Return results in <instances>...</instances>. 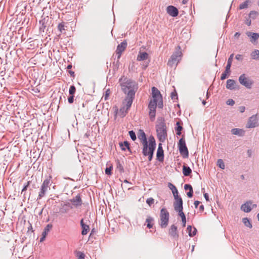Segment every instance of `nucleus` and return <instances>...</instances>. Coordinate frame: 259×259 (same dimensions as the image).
<instances>
[{
    "label": "nucleus",
    "mask_w": 259,
    "mask_h": 259,
    "mask_svg": "<svg viewBox=\"0 0 259 259\" xmlns=\"http://www.w3.org/2000/svg\"><path fill=\"white\" fill-rule=\"evenodd\" d=\"M134 96L135 93H133L132 91L127 94V97L122 102L123 106L120 109V112H123L125 111V113L127 112V111L130 109L132 104Z\"/></svg>",
    "instance_id": "4"
},
{
    "label": "nucleus",
    "mask_w": 259,
    "mask_h": 259,
    "mask_svg": "<svg viewBox=\"0 0 259 259\" xmlns=\"http://www.w3.org/2000/svg\"><path fill=\"white\" fill-rule=\"evenodd\" d=\"M202 103H203V104L204 105H205V104H206V101H203L202 102Z\"/></svg>",
    "instance_id": "63"
},
{
    "label": "nucleus",
    "mask_w": 259,
    "mask_h": 259,
    "mask_svg": "<svg viewBox=\"0 0 259 259\" xmlns=\"http://www.w3.org/2000/svg\"><path fill=\"white\" fill-rule=\"evenodd\" d=\"M51 183V179H47L45 180L41 186L40 190L39 192L38 197L39 199H41L43 197L46 193L50 189V186Z\"/></svg>",
    "instance_id": "9"
},
{
    "label": "nucleus",
    "mask_w": 259,
    "mask_h": 259,
    "mask_svg": "<svg viewBox=\"0 0 259 259\" xmlns=\"http://www.w3.org/2000/svg\"><path fill=\"white\" fill-rule=\"evenodd\" d=\"M236 82L233 79H229L227 81L226 87L228 89L233 90L235 89Z\"/></svg>",
    "instance_id": "27"
},
{
    "label": "nucleus",
    "mask_w": 259,
    "mask_h": 259,
    "mask_svg": "<svg viewBox=\"0 0 259 259\" xmlns=\"http://www.w3.org/2000/svg\"><path fill=\"white\" fill-rule=\"evenodd\" d=\"M251 57L252 59L259 60V50H255L252 52Z\"/></svg>",
    "instance_id": "31"
},
{
    "label": "nucleus",
    "mask_w": 259,
    "mask_h": 259,
    "mask_svg": "<svg viewBox=\"0 0 259 259\" xmlns=\"http://www.w3.org/2000/svg\"><path fill=\"white\" fill-rule=\"evenodd\" d=\"M182 223H183V226L185 227L186 226V218L184 219V220H182Z\"/></svg>",
    "instance_id": "57"
},
{
    "label": "nucleus",
    "mask_w": 259,
    "mask_h": 259,
    "mask_svg": "<svg viewBox=\"0 0 259 259\" xmlns=\"http://www.w3.org/2000/svg\"><path fill=\"white\" fill-rule=\"evenodd\" d=\"M191 172V169L189 167L185 165L183 166V172L185 176H189Z\"/></svg>",
    "instance_id": "30"
},
{
    "label": "nucleus",
    "mask_w": 259,
    "mask_h": 259,
    "mask_svg": "<svg viewBox=\"0 0 259 259\" xmlns=\"http://www.w3.org/2000/svg\"><path fill=\"white\" fill-rule=\"evenodd\" d=\"M176 211L179 212V214L181 217L182 220H184V219L186 218L185 215L183 211V209L177 210Z\"/></svg>",
    "instance_id": "42"
},
{
    "label": "nucleus",
    "mask_w": 259,
    "mask_h": 259,
    "mask_svg": "<svg viewBox=\"0 0 259 259\" xmlns=\"http://www.w3.org/2000/svg\"><path fill=\"white\" fill-rule=\"evenodd\" d=\"M168 234L175 239L178 238L179 234L177 232V227L175 225H172L170 226L168 231Z\"/></svg>",
    "instance_id": "15"
},
{
    "label": "nucleus",
    "mask_w": 259,
    "mask_h": 259,
    "mask_svg": "<svg viewBox=\"0 0 259 259\" xmlns=\"http://www.w3.org/2000/svg\"><path fill=\"white\" fill-rule=\"evenodd\" d=\"M246 34L250 37V41L252 43H254L259 38V34L257 33H254L250 31H247Z\"/></svg>",
    "instance_id": "17"
},
{
    "label": "nucleus",
    "mask_w": 259,
    "mask_h": 259,
    "mask_svg": "<svg viewBox=\"0 0 259 259\" xmlns=\"http://www.w3.org/2000/svg\"><path fill=\"white\" fill-rule=\"evenodd\" d=\"M119 146L122 151H125L126 149L130 150L129 144L128 142L124 141V142L119 143Z\"/></svg>",
    "instance_id": "29"
},
{
    "label": "nucleus",
    "mask_w": 259,
    "mask_h": 259,
    "mask_svg": "<svg viewBox=\"0 0 259 259\" xmlns=\"http://www.w3.org/2000/svg\"><path fill=\"white\" fill-rule=\"evenodd\" d=\"M258 13L256 11H251L249 14V17H251L252 16L255 17L257 15Z\"/></svg>",
    "instance_id": "46"
},
{
    "label": "nucleus",
    "mask_w": 259,
    "mask_h": 259,
    "mask_svg": "<svg viewBox=\"0 0 259 259\" xmlns=\"http://www.w3.org/2000/svg\"><path fill=\"white\" fill-rule=\"evenodd\" d=\"M108 92H109L108 90L106 91V94L105 96V99L106 100L107 99L109 93H108Z\"/></svg>",
    "instance_id": "59"
},
{
    "label": "nucleus",
    "mask_w": 259,
    "mask_h": 259,
    "mask_svg": "<svg viewBox=\"0 0 259 259\" xmlns=\"http://www.w3.org/2000/svg\"><path fill=\"white\" fill-rule=\"evenodd\" d=\"M244 131L240 128H233L231 130V133L233 135L243 136L244 135Z\"/></svg>",
    "instance_id": "25"
},
{
    "label": "nucleus",
    "mask_w": 259,
    "mask_h": 259,
    "mask_svg": "<svg viewBox=\"0 0 259 259\" xmlns=\"http://www.w3.org/2000/svg\"><path fill=\"white\" fill-rule=\"evenodd\" d=\"M176 96V94L175 92H172L171 94V98L172 99H174L175 97Z\"/></svg>",
    "instance_id": "54"
},
{
    "label": "nucleus",
    "mask_w": 259,
    "mask_h": 259,
    "mask_svg": "<svg viewBox=\"0 0 259 259\" xmlns=\"http://www.w3.org/2000/svg\"><path fill=\"white\" fill-rule=\"evenodd\" d=\"M257 218H258V220L259 221V212H258V214H257Z\"/></svg>",
    "instance_id": "64"
},
{
    "label": "nucleus",
    "mask_w": 259,
    "mask_h": 259,
    "mask_svg": "<svg viewBox=\"0 0 259 259\" xmlns=\"http://www.w3.org/2000/svg\"><path fill=\"white\" fill-rule=\"evenodd\" d=\"M129 135L131 137V138L133 140L135 141L136 140V135L135 133V132L133 131H131L129 132Z\"/></svg>",
    "instance_id": "40"
},
{
    "label": "nucleus",
    "mask_w": 259,
    "mask_h": 259,
    "mask_svg": "<svg viewBox=\"0 0 259 259\" xmlns=\"http://www.w3.org/2000/svg\"><path fill=\"white\" fill-rule=\"evenodd\" d=\"M58 29L60 33H62L65 30L64 23L63 22L59 23L58 25Z\"/></svg>",
    "instance_id": "37"
},
{
    "label": "nucleus",
    "mask_w": 259,
    "mask_h": 259,
    "mask_svg": "<svg viewBox=\"0 0 259 259\" xmlns=\"http://www.w3.org/2000/svg\"><path fill=\"white\" fill-rule=\"evenodd\" d=\"M71 68H72V65H68V66H67V69H70Z\"/></svg>",
    "instance_id": "62"
},
{
    "label": "nucleus",
    "mask_w": 259,
    "mask_h": 259,
    "mask_svg": "<svg viewBox=\"0 0 259 259\" xmlns=\"http://www.w3.org/2000/svg\"><path fill=\"white\" fill-rule=\"evenodd\" d=\"M204 197L206 201H209V197L207 193H204Z\"/></svg>",
    "instance_id": "53"
},
{
    "label": "nucleus",
    "mask_w": 259,
    "mask_h": 259,
    "mask_svg": "<svg viewBox=\"0 0 259 259\" xmlns=\"http://www.w3.org/2000/svg\"><path fill=\"white\" fill-rule=\"evenodd\" d=\"M250 3V1H246L243 3L241 4L239 6V9H243L245 8H247L249 3Z\"/></svg>",
    "instance_id": "36"
},
{
    "label": "nucleus",
    "mask_w": 259,
    "mask_h": 259,
    "mask_svg": "<svg viewBox=\"0 0 259 259\" xmlns=\"http://www.w3.org/2000/svg\"><path fill=\"white\" fill-rule=\"evenodd\" d=\"M178 148L181 155L184 157L187 158L189 156V152L188 148L186 145V142L184 138H182L179 140L178 143Z\"/></svg>",
    "instance_id": "7"
},
{
    "label": "nucleus",
    "mask_w": 259,
    "mask_h": 259,
    "mask_svg": "<svg viewBox=\"0 0 259 259\" xmlns=\"http://www.w3.org/2000/svg\"><path fill=\"white\" fill-rule=\"evenodd\" d=\"M119 82L122 91L127 94L131 91L135 93V89L137 88V84L136 82L128 79L127 77L122 76L119 79Z\"/></svg>",
    "instance_id": "3"
},
{
    "label": "nucleus",
    "mask_w": 259,
    "mask_h": 259,
    "mask_svg": "<svg viewBox=\"0 0 259 259\" xmlns=\"http://www.w3.org/2000/svg\"><path fill=\"white\" fill-rule=\"evenodd\" d=\"M76 91V88L74 85H71L69 90V93L70 95H73Z\"/></svg>",
    "instance_id": "41"
},
{
    "label": "nucleus",
    "mask_w": 259,
    "mask_h": 259,
    "mask_svg": "<svg viewBox=\"0 0 259 259\" xmlns=\"http://www.w3.org/2000/svg\"><path fill=\"white\" fill-rule=\"evenodd\" d=\"M227 74L228 73L227 72H226V71H225L224 73H222V75H221V79L222 80L225 79L226 78V77H227Z\"/></svg>",
    "instance_id": "50"
},
{
    "label": "nucleus",
    "mask_w": 259,
    "mask_h": 259,
    "mask_svg": "<svg viewBox=\"0 0 259 259\" xmlns=\"http://www.w3.org/2000/svg\"><path fill=\"white\" fill-rule=\"evenodd\" d=\"M177 127L176 128V131H177V134L178 135H180L181 134V131L183 128L182 126L180 125L179 122H177Z\"/></svg>",
    "instance_id": "38"
},
{
    "label": "nucleus",
    "mask_w": 259,
    "mask_h": 259,
    "mask_svg": "<svg viewBox=\"0 0 259 259\" xmlns=\"http://www.w3.org/2000/svg\"><path fill=\"white\" fill-rule=\"evenodd\" d=\"M68 102L70 104L72 103L74 101V96L73 95L69 97L68 99Z\"/></svg>",
    "instance_id": "48"
},
{
    "label": "nucleus",
    "mask_w": 259,
    "mask_h": 259,
    "mask_svg": "<svg viewBox=\"0 0 259 259\" xmlns=\"http://www.w3.org/2000/svg\"><path fill=\"white\" fill-rule=\"evenodd\" d=\"M127 47V42L126 41H124L121 42L119 45H118L116 53L118 55L117 59H119L122 54V53L124 51L126 48Z\"/></svg>",
    "instance_id": "13"
},
{
    "label": "nucleus",
    "mask_w": 259,
    "mask_h": 259,
    "mask_svg": "<svg viewBox=\"0 0 259 259\" xmlns=\"http://www.w3.org/2000/svg\"><path fill=\"white\" fill-rule=\"evenodd\" d=\"M46 237V236H44V235H42V237L40 239V241L42 242L45 240V238Z\"/></svg>",
    "instance_id": "56"
},
{
    "label": "nucleus",
    "mask_w": 259,
    "mask_h": 259,
    "mask_svg": "<svg viewBox=\"0 0 259 259\" xmlns=\"http://www.w3.org/2000/svg\"><path fill=\"white\" fill-rule=\"evenodd\" d=\"M158 138L161 142H164L167 137L166 127L164 123H160L156 126Z\"/></svg>",
    "instance_id": "5"
},
{
    "label": "nucleus",
    "mask_w": 259,
    "mask_h": 259,
    "mask_svg": "<svg viewBox=\"0 0 259 259\" xmlns=\"http://www.w3.org/2000/svg\"><path fill=\"white\" fill-rule=\"evenodd\" d=\"M169 214L168 211L165 208H162L160 210V226L162 228H165L168 223Z\"/></svg>",
    "instance_id": "6"
},
{
    "label": "nucleus",
    "mask_w": 259,
    "mask_h": 259,
    "mask_svg": "<svg viewBox=\"0 0 259 259\" xmlns=\"http://www.w3.org/2000/svg\"><path fill=\"white\" fill-rule=\"evenodd\" d=\"M80 224L82 228L81 234L83 235H87L90 230V227L89 225L84 224L83 220L82 219L80 221Z\"/></svg>",
    "instance_id": "20"
},
{
    "label": "nucleus",
    "mask_w": 259,
    "mask_h": 259,
    "mask_svg": "<svg viewBox=\"0 0 259 259\" xmlns=\"http://www.w3.org/2000/svg\"><path fill=\"white\" fill-rule=\"evenodd\" d=\"M76 256L78 259H84L85 255L83 252L78 251L76 253Z\"/></svg>",
    "instance_id": "39"
},
{
    "label": "nucleus",
    "mask_w": 259,
    "mask_h": 259,
    "mask_svg": "<svg viewBox=\"0 0 259 259\" xmlns=\"http://www.w3.org/2000/svg\"><path fill=\"white\" fill-rule=\"evenodd\" d=\"M112 169V166H110L109 167H107L105 169V174L107 175H111Z\"/></svg>",
    "instance_id": "44"
},
{
    "label": "nucleus",
    "mask_w": 259,
    "mask_h": 259,
    "mask_svg": "<svg viewBox=\"0 0 259 259\" xmlns=\"http://www.w3.org/2000/svg\"><path fill=\"white\" fill-rule=\"evenodd\" d=\"M259 125L257 115H253L248 119L247 123L246 125V127L247 128H253Z\"/></svg>",
    "instance_id": "11"
},
{
    "label": "nucleus",
    "mask_w": 259,
    "mask_h": 259,
    "mask_svg": "<svg viewBox=\"0 0 259 259\" xmlns=\"http://www.w3.org/2000/svg\"><path fill=\"white\" fill-rule=\"evenodd\" d=\"M167 13L172 17H176L178 15L179 11L177 8L173 6H169L166 8Z\"/></svg>",
    "instance_id": "14"
},
{
    "label": "nucleus",
    "mask_w": 259,
    "mask_h": 259,
    "mask_svg": "<svg viewBox=\"0 0 259 259\" xmlns=\"http://www.w3.org/2000/svg\"><path fill=\"white\" fill-rule=\"evenodd\" d=\"M137 135L141 144L147 142V141H148V138H146V134L143 130H139Z\"/></svg>",
    "instance_id": "16"
},
{
    "label": "nucleus",
    "mask_w": 259,
    "mask_h": 259,
    "mask_svg": "<svg viewBox=\"0 0 259 259\" xmlns=\"http://www.w3.org/2000/svg\"><path fill=\"white\" fill-rule=\"evenodd\" d=\"M233 54H232L228 59L227 65L226 67V72H227V73H230V68L233 59Z\"/></svg>",
    "instance_id": "22"
},
{
    "label": "nucleus",
    "mask_w": 259,
    "mask_h": 259,
    "mask_svg": "<svg viewBox=\"0 0 259 259\" xmlns=\"http://www.w3.org/2000/svg\"><path fill=\"white\" fill-rule=\"evenodd\" d=\"M240 83L245 86L247 89H250L253 84V81L248 77H246L245 74H242L239 77Z\"/></svg>",
    "instance_id": "10"
},
{
    "label": "nucleus",
    "mask_w": 259,
    "mask_h": 259,
    "mask_svg": "<svg viewBox=\"0 0 259 259\" xmlns=\"http://www.w3.org/2000/svg\"><path fill=\"white\" fill-rule=\"evenodd\" d=\"M154 202V199L152 198H149L146 200V202L149 206H151L152 204H153Z\"/></svg>",
    "instance_id": "43"
},
{
    "label": "nucleus",
    "mask_w": 259,
    "mask_h": 259,
    "mask_svg": "<svg viewBox=\"0 0 259 259\" xmlns=\"http://www.w3.org/2000/svg\"><path fill=\"white\" fill-rule=\"evenodd\" d=\"M188 2V0H183L182 3L183 4H186Z\"/></svg>",
    "instance_id": "61"
},
{
    "label": "nucleus",
    "mask_w": 259,
    "mask_h": 259,
    "mask_svg": "<svg viewBox=\"0 0 259 259\" xmlns=\"http://www.w3.org/2000/svg\"><path fill=\"white\" fill-rule=\"evenodd\" d=\"M69 74L71 75V76H74V72L72 71H69Z\"/></svg>",
    "instance_id": "60"
},
{
    "label": "nucleus",
    "mask_w": 259,
    "mask_h": 259,
    "mask_svg": "<svg viewBox=\"0 0 259 259\" xmlns=\"http://www.w3.org/2000/svg\"><path fill=\"white\" fill-rule=\"evenodd\" d=\"M182 55V53L180 51L177 52L172 54L170 57V59L168 61V65L171 67L177 66V65L181 59Z\"/></svg>",
    "instance_id": "8"
},
{
    "label": "nucleus",
    "mask_w": 259,
    "mask_h": 259,
    "mask_svg": "<svg viewBox=\"0 0 259 259\" xmlns=\"http://www.w3.org/2000/svg\"><path fill=\"white\" fill-rule=\"evenodd\" d=\"M156 156H157V159L159 161H163L164 154H163V150L162 149L161 144H159L158 145V147L157 153H156Z\"/></svg>",
    "instance_id": "18"
},
{
    "label": "nucleus",
    "mask_w": 259,
    "mask_h": 259,
    "mask_svg": "<svg viewBox=\"0 0 259 259\" xmlns=\"http://www.w3.org/2000/svg\"><path fill=\"white\" fill-rule=\"evenodd\" d=\"M175 202L174 203V206L175 210L183 209V200L182 198L178 195L174 197Z\"/></svg>",
    "instance_id": "12"
},
{
    "label": "nucleus",
    "mask_w": 259,
    "mask_h": 259,
    "mask_svg": "<svg viewBox=\"0 0 259 259\" xmlns=\"http://www.w3.org/2000/svg\"><path fill=\"white\" fill-rule=\"evenodd\" d=\"M217 165L219 166L221 169H225V165L223 160L221 159H219L217 161Z\"/></svg>",
    "instance_id": "35"
},
{
    "label": "nucleus",
    "mask_w": 259,
    "mask_h": 259,
    "mask_svg": "<svg viewBox=\"0 0 259 259\" xmlns=\"http://www.w3.org/2000/svg\"><path fill=\"white\" fill-rule=\"evenodd\" d=\"M146 223H147V226L148 228L150 229L152 228L153 225V219L151 217H148L146 220Z\"/></svg>",
    "instance_id": "32"
},
{
    "label": "nucleus",
    "mask_w": 259,
    "mask_h": 259,
    "mask_svg": "<svg viewBox=\"0 0 259 259\" xmlns=\"http://www.w3.org/2000/svg\"><path fill=\"white\" fill-rule=\"evenodd\" d=\"M242 222L243 224L245 225V226H246V227L249 228H252V225L250 222L249 220L247 218H243L242 219Z\"/></svg>",
    "instance_id": "34"
},
{
    "label": "nucleus",
    "mask_w": 259,
    "mask_h": 259,
    "mask_svg": "<svg viewBox=\"0 0 259 259\" xmlns=\"http://www.w3.org/2000/svg\"><path fill=\"white\" fill-rule=\"evenodd\" d=\"M52 224H48L46 228L44 229V232L42 233V235H44V236L47 235L49 232L51 230V229L52 228Z\"/></svg>",
    "instance_id": "33"
},
{
    "label": "nucleus",
    "mask_w": 259,
    "mask_h": 259,
    "mask_svg": "<svg viewBox=\"0 0 259 259\" xmlns=\"http://www.w3.org/2000/svg\"><path fill=\"white\" fill-rule=\"evenodd\" d=\"M168 187L169 188V189L171 190L174 195V197L179 195L178 190L175 185H174L170 183H169L168 184Z\"/></svg>",
    "instance_id": "24"
},
{
    "label": "nucleus",
    "mask_w": 259,
    "mask_h": 259,
    "mask_svg": "<svg viewBox=\"0 0 259 259\" xmlns=\"http://www.w3.org/2000/svg\"><path fill=\"white\" fill-rule=\"evenodd\" d=\"M189 235L190 237L195 236L197 232V230L195 228H192L191 226H188L187 227Z\"/></svg>",
    "instance_id": "28"
},
{
    "label": "nucleus",
    "mask_w": 259,
    "mask_h": 259,
    "mask_svg": "<svg viewBox=\"0 0 259 259\" xmlns=\"http://www.w3.org/2000/svg\"><path fill=\"white\" fill-rule=\"evenodd\" d=\"M245 106H240L239 107V111L241 112V113H243L245 111Z\"/></svg>",
    "instance_id": "49"
},
{
    "label": "nucleus",
    "mask_w": 259,
    "mask_h": 259,
    "mask_svg": "<svg viewBox=\"0 0 259 259\" xmlns=\"http://www.w3.org/2000/svg\"><path fill=\"white\" fill-rule=\"evenodd\" d=\"M235 58L238 60L241 61L242 60V56L241 55L238 54L236 56Z\"/></svg>",
    "instance_id": "51"
},
{
    "label": "nucleus",
    "mask_w": 259,
    "mask_h": 259,
    "mask_svg": "<svg viewBox=\"0 0 259 259\" xmlns=\"http://www.w3.org/2000/svg\"><path fill=\"white\" fill-rule=\"evenodd\" d=\"M30 181H28L27 183V184L24 187V188H23L22 190V193L24 191H25L27 189V188L29 186V184H30Z\"/></svg>",
    "instance_id": "47"
},
{
    "label": "nucleus",
    "mask_w": 259,
    "mask_h": 259,
    "mask_svg": "<svg viewBox=\"0 0 259 259\" xmlns=\"http://www.w3.org/2000/svg\"><path fill=\"white\" fill-rule=\"evenodd\" d=\"M152 99L150 100L149 105V115L151 121H153L156 115V109L157 106L159 108H162L163 106V101L161 95L159 91L155 87L152 88Z\"/></svg>",
    "instance_id": "1"
},
{
    "label": "nucleus",
    "mask_w": 259,
    "mask_h": 259,
    "mask_svg": "<svg viewBox=\"0 0 259 259\" xmlns=\"http://www.w3.org/2000/svg\"><path fill=\"white\" fill-rule=\"evenodd\" d=\"M226 104L228 105L233 106L235 104V102L233 99H229L227 101Z\"/></svg>",
    "instance_id": "45"
},
{
    "label": "nucleus",
    "mask_w": 259,
    "mask_h": 259,
    "mask_svg": "<svg viewBox=\"0 0 259 259\" xmlns=\"http://www.w3.org/2000/svg\"><path fill=\"white\" fill-rule=\"evenodd\" d=\"M148 56V54L147 53L140 52L137 56V60L138 61L145 60L147 59Z\"/></svg>",
    "instance_id": "23"
},
{
    "label": "nucleus",
    "mask_w": 259,
    "mask_h": 259,
    "mask_svg": "<svg viewBox=\"0 0 259 259\" xmlns=\"http://www.w3.org/2000/svg\"><path fill=\"white\" fill-rule=\"evenodd\" d=\"M71 202L72 204L76 206L80 205L82 203L81 199L79 194L77 195L74 198H73Z\"/></svg>",
    "instance_id": "21"
},
{
    "label": "nucleus",
    "mask_w": 259,
    "mask_h": 259,
    "mask_svg": "<svg viewBox=\"0 0 259 259\" xmlns=\"http://www.w3.org/2000/svg\"><path fill=\"white\" fill-rule=\"evenodd\" d=\"M141 144L142 145V153L143 155L148 156L149 161H151L156 148V142L154 137L152 136H149L148 137V141Z\"/></svg>",
    "instance_id": "2"
},
{
    "label": "nucleus",
    "mask_w": 259,
    "mask_h": 259,
    "mask_svg": "<svg viewBox=\"0 0 259 259\" xmlns=\"http://www.w3.org/2000/svg\"><path fill=\"white\" fill-rule=\"evenodd\" d=\"M240 35V34L239 32H236L235 34H234V37L238 38L239 37Z\"/></svg>",
    "instance_id": "58"
},
{
    "label": "nucleus",
    "mask_w": 259,
    "mask_h": 259,
    "mask_svg": "<svg viewBox=\"0 0 259 259\" xmlns=\"http://www.w3.org/2000/svg\"><path fill=\"white\" fill-rule=\"evenodd\" d=\"M199 210L201 211V212H202L204 211V206L203 205H201L200 206H199Z\"/></svg>",
    "instance_id": "55"
},
{
    "label": "nucleus",
    "mask_w": 259,
    "mask_h": 259,
    "mask_svg": "<svg viewBox=\"0 0 259 259\" xmlns=\"http://www.w3.org/2000/svg\"><path fill=\"white\" fill-rule=\"evenodd\" d=\"M200 203V202L199 201H195L194 203V206L195 208H197L198 205Z\"/></svg>",
    "instance_id": "52"
},
{
    "label": "nucleus",
    "mask_w": 259,
    "mask_h": 259,
    "mask_svg": "<svg viewBox=\"0 0 259 259\" xmlns=\"http://www.w3.org/2000/svg\"><path fill=\"white\" fill-rule=\"evenodd\" d=\"M251 202L250 201H248L242 205L241 207V210L246 212H248L251 211Z\"/></svg>",
    "instance_id": "19"
},
{
    "label": "nucleus",
    "mask_w": 259,
    "mask_h": 259,
    "mask_svg": "<svg viewBox=\"0 0 259 259\" xmlns=\"http://www.w3.org/2000/svg\"><path fill=\"white\" fill-rule=\"evenodd\" d=\"M184 189L185 190H189V192L187 193L188 197L191 198L193 196V188L191 185L190 184H185L184 186Z\"/></svg>",
    "instance_id": "26"
}]
</instances>
